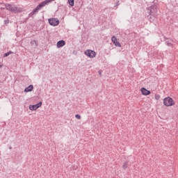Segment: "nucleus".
<instances>
[{"mask_svg": "<svg viewBox=\"0 0 178 178\" xmlns=\"http://www.w3.org/2000/svg\"><path fill=\"white\" fill-rule=\"evenodd\" d=\"M3 65L0 64V69H1V67H3Z\"/></svg>", "mask_w": 178, "mask_h": 178, "instance_id": "24", "label": "nucleus"}, {"mask_svg": "<svg viewBox=\"0 0 178 178\" xmlns=\"http://www.w3.org/2000/svg\"><path fill=\"white\" fill-rule=\"evenodd\" d=\"M119 5H120V3L119 1H118L115 3V6H119Z\"/></svg>", "mask_w": 178, "mask_h": 178, "instance_id": "21", "label": "nucleus"}, {"mask_svg": "<svg viewBox=\"0 0 178 178\" xmlns=\"http://www.w3.org/2000/svg\"><path fill=\"white\" fill-rule=\"evenodd\" d=\"M33 90H34V86L33 85H29L24 89V92H31Z\"/></svg>", "mask_w": 178, "mask_h": 178, "instance_id": "10", "label": "nucleus"}, {"mask_svg": "<svg viewBox=\"0 0 178 178\" xmlns=\"http://www.w3.org/2000/svg\"><path fill=\"white\" fill-rule=\"evenodd\" d=\"M4 24H6V26H8V24H9V19L7 18L6 19L4 20Z\"/></svg>", "mask_w": 178, "mask_h": 178, "instance_id": "19", "label": "nucleus"}, {"mask_svg": "<svg viewBox=\"0 0 178 178\" xmlns=\"http://www.w3.org/2000/svg\"><path fill=\"white\" fill-rule=\"evenodd\" d=\"M35 106L36 109H38V108H41V106H42V102H40L35 104Z\"/></svg>", "mask_w": 178, "mask_h": 178, "instance_id": "12", "label": "nucleus"}, {"mask_svg": "<svg viewBox=\"0 0 178 178\" xmlns=\"http://www.w3.org/2000/svg\"><path fill=\"white\" fill-rule=\"evenodd\" d=\"M127 168H129V162L126 161L122 165V169H124V170H126Z\"/></svg>", "mask_w": 178, "mask_h": 178, "instance_id": "11", "label": "nucleus"}, {"mask_svg": "<svg viewBox=\"0 0 178 178\" xmlns=\"http://www.w3.org/2000/svg\"><path fill=\"white\" fill-rule=\"evenodd\" d=\"M165 44L166 45H168V47H173V44H172V42H170V40H166Z\"/></svg>", "mask_w": 178, "mask_h": 178, "instance_id": "16", "label": "nucleus"}, {"mask_svg": "<svg viewBox=\"0 0 178 178\" xmlns=\"http://www.w3.org/2000/svg\"><path fill=\"white\" fill-rule=\"evenodd\" d=\"M68 3L70 6H74V0H68Z\"/></svg>", "mask_w": 178, "mask_h": 178, "instance_id": "17", "label": "nucleus"}, {"mask_svg": "<svg viewBox=\"0 0 178 178\" xmlns=\"http://www.w3.org/2000/svg\"><path fill=\"white\" fill-rule=\"evenodd\" d=\"M9 149H12V147H9Z\"/></svg>", "mask_w": 178, "mask_h": 178, "instance_id": "26", "label": "nucleus"}, {"mask_svg": "<svg viewBox=\"0 0 178 178\" xmlns=\"http://www.w3.org/2000/svg\"><path fill=\"white\" fill-rule=\"evenodd\" d=\"M11 54H13V51H8L7 53H5L3 55V58H7V56H9Z\"/></svg>", "mask_w": 178, "mask_h": 178, "instance_id": "15", "label": "nucleus"}, {"mask_svg": "<svg viewBox=\"0 0 178 178\" xmlns=\"http://www.w3.org/2000/svg\"><path fill=\"white\" fill-rule=\"evenodd\" d=\"M163 104L165 106H173V105H175V101L172 97H168L163 99Z\"/></svg>", "mask_w": 178, "mask_h": 178, "instance_id": "3", "label": "nucleus"}, {"mask_svg": "<svg viewBox=\"0 0 178 178\" xmlns=\"http://www.w3.org/2000/svg\"><path fill=\"white\" fill-rule=\"evenodd\" d=\"M156 9H158V6L155 4L149 7V10H150V15L152 13H155V12H156Z\"/></svg>", "mask_w": 178, "mask_h": 178, "instance_id": "7", "label": "nucleus"}, {"mask_svg": "<svg viewBox=\"0 0 178 178\" xmlns=\"http://www.w3.org/2000/svg\"><path fill=\"white\" fill-rule=\"evenodd\" d=\"M31 44H37V41L33 40V41L31 42Z\"/></svg>", "mask_w": 178, "mask_h": 178, "instance_id": "23", "label": "nucleus"}, {"mask_svg": "<svg viewBox=\"0 0 178 178\" xmlns=\"http://www.w3.org/2000/svg\"><path fill=\"white\" fill-rule=\"evenodd\" d=\"M152 19H155V17H149V21L150 22H152Z\"/></svg>", "mask_w": 178, "mask_h": 178, "instance_id": "22", "label": "nucleus"}, {"mask_svg": "<svg viewBox=\"0 0 178 178\" xmlns=\"http://www.w3.org/2000/svg\"><path fill=\"white\" fill-rule=\"evenodd\" d=\"M66 45V42L65 40H61L57 42V48H62V47H65Z\"/></svg>", "mask_w": 178, "mask_h": 178, "instance_id": "8", "label": "nucleus"}, {"mask_svg": "<svg viewBox=\"0 0 178 178\" xmlns=\"http://www.w3.org/2000/svg\"><path fill=\"white\" fill-rule=\"evenodd\" d=\"M29 109H30V111H37V108H36L35 104L29 105Z\"/></svg>", "mask_w": 178, "mask_h": 178, "instance_id": "14", "label": "nucleus"}, {"mask_svg": "<svg viewBox=\"0 0 178 178\" xmlns=\"http://www.w3.org/2000/svg\"><path fill=\"white\" fill-rule=\"evenodd\" d=\"M155 99H156V101H159V99H161V95H155Z\"/></svg>", "mask_w": 178, "mask_h": 178, "instance_id": "18", "label": "nucleus"}, {"mask_svg": "<svg viewBox=\"0 0 178 178\" xmlns=\"http://www.w3.org/2000/svg\"><path fill=\"white\" fill-rule=\"evenodd\" d=\"M49 24L50 26L55 27L59 24V19H58V18H50L49 19Z\"/></svg>", "mask_w": 178, "mask_h": 178, "instance_id": "4", "label": "nucleus"}, {"mask_svg": "<svg viewBox=\"0 0 178 178\" xmlns=\"http://www.w3.org/2000/svg\"><path fill=\"white\" fill-rule=\"evenodd\" d=\"M99 76H102V74L101 73V72H99Z\"/></svg>", "mask_w": 178, "mask_h": 178, "instance_id": "25", "label": "nucleus"}, {"mask_svg": "<svg viewBox=\"0 0 178 178\" xmlns=\"http://www.w3.org/2000/svg\"><path fill=\"white\" fill-rule=\"evenodd\" d=\"M0 9L3 10V9H6L12 13H22L23 12V8L17 7L13 4H5V3H0Z\"/></svg>", "mask_w": 178, "mask_h": 178, "instance_id": "1", "label": "nucleus"}, {"mask_svg": "<svg viewBox=\"0 0 178 178\" xmlns=\"http://www.w3.org/2000/svg\"><path fill=\"white\" fill-rule=\"evenodd\" d=\"M75 118H76V119H78L79 120H80V119H81V115L76 114V115H75Z\"/></svg>", "mask_w": 178, "mask_h": 178, "instance_id": "20", "label": "nucleus"}, {"mask_svg": "<svg viewBox=\"0 0 178 178\" xmlns=\"http://www.w3.org/2000/svg\"><path fill=\"white\" fill-rule=\"evenodd\" d=\"M140 90L143 95H149L151 94V91L147 90L145 88H142Z\"/></svg>", "mask_w": 178, "mask_h": 178, "instance_id": "9", "label": "nucleus"}, {"mask_svg": "<svg viewBox=\"0 0 178 178\" xmlns=\"http://www.w3.org/2000/svg\"><path fill=\"white\" fill-rule=\"evenodd\" d=\"M55 0H44V1L41 2L39 5L37 6L35 8H34L31 13H29V17H33L35 13H38V10H40V9H42L44 6H46V5H48V3H50V2H54Z\"/></svg>", "mask_w": 178, "mask_h": 178, "instance_id": "2", "label": "nucleus"}, {"mask_svg": "<svg viewBox=\"0 0 178 178\" xmlns=\"http://www.w3.org/2000/svg\"><path fill=\"white\" fill-rule=\"evenodd\" d=\"M85 55L88 56L89 58H95V56L97 55V53H95L94 51L88 49L85 51Z\"/></svg>", "mask_w": 178, "mask_h": 178, "instance_id": "5", "label": "nucleus"}, {"mask_svg": "<svg viewBox=\"0 0 178 178\" xmlns=\"http://www.w3.org/2000/svg\"><path fill=\"white\" fill-rule=\"evenodd\" d=\"M111 41H112V42L114 44V45H115V47H122V44H120V42H119L118 41V38H116L115 36H113V37L111 38Z\"/></svg>", "mask_w": 178, "mask_h": 178, "instance_id": "6", "label": "nucleus"}, {"mask_svg": "<svg viewBox=\"0 0 178 178\" xmlns=\"http://www.w3.org/2000/svg\"><path fill=\"white\" fill-rule=\"evenodd\" d=\"M35 106L36 109H38V108H41V106H42V102H40L35 104Z\"/></svg>", "mask_w": 178, "mask_h": 178, "instance_id": "13", "label": "nucleus"}]
</instances>
